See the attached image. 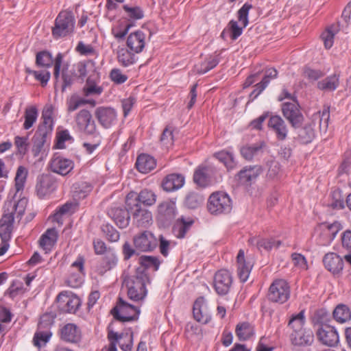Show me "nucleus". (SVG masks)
Here are the masks:
<instances>
[{
	"mask_svg": "<svg viewBox=\"0 0 351 351\" xmlns=\"http://www.w3.org/2000/svg\"><path fill=\"white\" fill-rule=\"evenodd\" d=\"M213 172V169L210 167H199L193 174L194 182L201 187L208 186L210 182V176Z\"/></svg>",
	"mask_w": 351,
	"mask_h": 351,
	"instance_id": "72a5a7b5",
	"label": "nucleus"
},
{
	"mask_svg": "<svg viewBox=\"0 0 351 351\" xmlns=\"http://www.w3.org/2000/svg\"><path fill=\"white\" fill-rule=\"evenodd\" d=\"M123 9L127 14L128 17L132 20L141 19L144 16L143 10L138 6H130L129 5H123Z\"/></svg>",
	"mask_w": 351,
	"mask_h": 351,
	"instance_id": "13d9d810",
	"label": "nucleus"
},
{
	"mask_svg": "<svg viewBox=\"0 0 351 351\" xmlns=\"http://www.w3.org/2000/svg\"><path fill=\"white\" fill-rule=\"evenodd\" d=\"M334 319L339 323H345L351 319V312L348 306L339 304L333 311Z\"/></svg>",
	"mask_w": 351,
	"mask_h": 351,
	"instance_id": "de8ad7c7",
	"label": "nucleus"
},
{
	"mask_svg": "<svg viewBox=\"0 0 351 351\" xmlns=\"http://www.w3.org/2000/svg\"><path fill=\"white\" fill-rule=\"evenodd\" d=\"M25 122L23 128L25 130H29L36 122L38 117V111L36 107L31 106L25 109Z\"/></svg>",
	"mask_w": 351,
	"mask_h": 351,
	"instance_id": "5fc2aeb1",
	"label": "nucleus"
},
{
	"mask_svg": "<svg viewBox=\"0 0 351 351\" xmlns=\"http://www.w3.org/2000/svg\"><path fill=\"white\" fill-rule=\"evenodd\" d=\"M75 16L71 11H61L57 16L54 27L52 28V35L54 38L65 37L74 32Z\"/></svg>",
	"mask_w": 351,
	"mask_h": 351,
	"instance_id": "7ed1b4c3",
	"label": "nucleus"
},
{
	"mask_svg": "<svg viewBox=\"0 0 351 351\" xmlns=\"http://www.w3.org/2000/svg\"><path fill=\"white\" fill-rule=\"evenodd\" d=\"M76 125L79 130L88 135L98 134L95 121L89 110L82 109L79 111L75 118Z\"/></svg>",
	"mask_w": 351,
	"mask_h": 351,
	"instance_id": "4468645a",
	"label": "nucleus"
},
{
	"mask_svg": "<svg viewBox=\"0 0 351 351\" xmlns=\"http://www.w3.org/2000/svg\"><path fill=\"white\" fill-rule=\"evenodd\" d=\"M339 86V75L334 73L320 80L317 84L319 90L325 92H332Z\"/></svg>",
	"mask_w": 351,
	"mask_h": 351,
	"instance_id": "c9c22d12",
	"label": "nucleus"
},
{
	"mask_svg": "<svg viewBox=\"0 0 351 351\" xmlns=\"http://www.w3.org/2000/svg\"><path fill=\"white\" fill-rule=\"evenodd\" d=\"M176 214V206L174 202H162L158 206L157 221L163 226H167L173 221Z\"/></svg>",
	"mask_w": 351,
	"mask_h": 351,
	"instance_id": "f3484780",
	"label": "nucleus"
},
{
	"mask_svg": "<svg viewBox=\"0 0 351 351\" xmlns=\"http://www.w3.org/2000/svg\"><path fill=\"white\" fill-rule=\"evenodd\" d=\"M305 322L304 311H301L298 314L291 315L288 322L287 327L291 330V332H295L305 328L304 327Z\"/></svg>",
	"mask_w": 351,
	"mask_h": 351,
	"instance_id": "49530a36",
	"label": "nucleus"
},
{
	"mask_svg": "<svg viewBox=\"0 0 351 351\" xmlns=\"http://www.w3.org/2000/svg\"><path fill=\"white\" fill-rule=\"evenodd\" d=\"M232 276L226 269L218 271L214 278V287L219 295H226L228 293L232 285Z\"/></svg>",
	"mask_w": 351,
	"mask_h": 351,
	"instance_id": "aec40b11",
	"label": "nucleus"
},
{
	"mask_svg": "<svg viewBox=\"0 0 351 351\" xmlns=\"http://www.w3.org/2000/svg\"><path fill=\"white\" fill-rule=\"evenodd\" d=\"M109 215L119 228H125L129 225L130 213H129L126 206L125 208L119 207L111 208L109 211Z\"/></svg>",
	"mask_w": 351,
	"mask_h": 351,
	"instance_id": "c756f323",
	"label": "nucleus"
},
{
	"mask_svg": "<svg viewBox=\"0 0 351 351\" xmlns=\"http://www.w3.org/2000/svg\"><path fill=\"white\" fill-rule=\"evenodd\" d=\"M340 230V223L335 222L327 226L320 237L319 243L322 245H328L335 238L337 232Z\"/></svg>",
	"mask_w": 351,
	"mask_h": 351,
	"instance_id": "e433bc0d",
	"label": "nucleus"
},
{
	"mask_svg": "<svg viewBox=\"0 0 351 351\" xmlns=\"http://www.w3.org/2000/svg\"><path fill=\"white\" fill-rule=\"evenodd\" d=\"M319 340L324 345L335 346L339 341L338 332L335 327L324 324L317 332Z\"/></svg>",
	"mask_w": 351,
	"mask_h": 351,
	"instance_id": "412c9836",
	"label": "nucleus"
},
{
	"mask_svg": "<svg viewBox=\"0 0 351 351\" xmlns=\"http://www.w3.org/2000/svg\"><path fill=\"white\" fill-rule=\"evenodd\" d=\"M123 283L128 289L130 299L139 301L147 295L146 285L149 283V278L145 268L138 267L132 274L124 278Z\"/></svg>",
	"mask_w": 351,
	"mask_h": 351,
	"instance_id": "f257e3e1",
	"label": "nucleus"
},
{
	"mask_svg": "<svg viewBox=\"0 0 351 351\" xmlns=\"http://www.w3.org/2000/svg\"><path fill=\"white\" fill-rule=\"evenodd\" d=\"M58 239L56 228H49L41 236L39 240L40 246L45 250H50Z\"/></svg>",
	"mask_w": 351,
	"mask_h": 351,
	"instance_id": "ea45409f",
	"label": "nucleus"
},
{
	"mask_svg": "<svg viewBox=\"0 0 351 351\" xmlns=\"http://www.w3.org/2000/svg\"><path fill=\"white\" fill-rule=\"evenodd\" d=\"M184 184V177L182 174L171 173L165 178L162 186L165 191L171 192L180 189Z\"/></svg>",
	"mask_w": 351,
	"mask_h": 351,
	"instance_id": "473e14b6",
	"label": "nucleus"
},
{
	"mask_svg": "<svg viewBox=\"0 0 351 351\" xmlns=\"http://www.w3.org/2000/svg\"><path fill=\"white\" fill-rule=\"evenodd\" d=\"M28 171L23 166H19L16 170L14 181L17 192L23 191L27 180Z\"/></svg>",
	"mask_w": 351,
	"mask_h": 351,
	"instance_id": "603ef678",
	"label": "nucleus"
},
{
	"mask_svg": "<svg viewBox=\"0 0 351 351\" xmlns=\"http://www.w3.org/2000/svg\"><path fill=\"white\" fill-rule=\"evenodd\" d=\"M133 243L137 251L152 252L158 246V239L152 232L145 230L134 237Z\"/></svg>",
	"mask_w": 351,
	"mask_h": 351,
	"instance_id": "9b49d317",
	"label": "nucleus"
},
{
	"mask_svg": "<svg viewBox=\"0 0 351 351\" xmlns=\"http://www.w3.org/2000/svg\"><path fill=\"white\" fill-rule=\"evenodd\" d=\"M62 58V54L61 53H58L54 60L53 75L56 80V86L60 77L61 78L62 81L61 89L62 92H64L66 88L71 87L73 84L75 80V73L73 71L69 69L68 64H64L61 69Z\"/></svg>",
	"mask_w": 351,
	"mask_h": 351,
	"instance_id": "423d86ee",
	"label": "nucleus"
},
{
	"mask_svg": "<svg viewBox=\"0 0 351 351\" xmlns=\"http://www.w3.org/2000/svg\"><path fill=\"white\" fill-rule=\"evenodd\" d=\"M156 195L151 190L145 189L137 193L134 191L130 192L125 197V203L129 205H141L151 206L156 202Z\"/></svg>",
	"mask_w": 351,
	"mask_h": 351,
	"instance_id": "2eb2a0df",
	"label": "nucleus"
},
{
	"mask_svg": "<svg viewBox=\"0 0 351 351\" xmlns=\"http://www.w3.org/2000/svg\"><path fill=\"white\" fill-rule=\"evenodd\" d=\"M290 341L295 346H307L313 343L314 335L311 329H302L291 332L289 335Z\"/></svg>",
	"mask_w": 351,
	"mask_h": 351,
	"instance_id": "5701e85b",
	"label": "nucleus"
},
{
	"mask_svg": "<svg viewBox=\"0 0 351 351\" xmlns=\"http://www.w3.org/2000/svg\"><path fill=\"white\" fill-rule=\"evenodd\" d=\"M132 25V23L119 24L112 29V34L118 40L123 39Z\"/></svg>",
	"mask_w": 351,
	"mask_h": 351,
	"instance_id": "e2e57ef3",
	"label": "nucleus"
},
{
	"mask_svg": "<svg viewBox=\"0 0 351 351\" xmlns=\"http://www.w3.org/2000/svg\"><path fill=\"white\" fill-rule=\"evenodd\" d=\"M56 315L52 313H46L43 314L40 318L38 324L39 330L49 329V328L53 324Z\"/></svg>",
	"mask_w": 351,
	"mask_h": 351,
	"instance_id": "680f3d73",
	"label": "nucleus"
},
{
	"mask_svg": "<svg viewBox=\"0 0 351 351\" xmlns=\"http://www.w3.org/2000/svg\"><path fill=\"white\" fill-rule=\"evenodd\" d=\"M193 219L186 220L184 217L178 219L173 227V232L178 239H182L185 237L186 232L193 223Z\"/></svg>",
	"mask_w": 351,
	"mask_h": 351,
	"instance_id": "a19ab883",
	"label": "nucleus"
},
{
	"mask_svg": "<svg viewBox=\"0 0 351 351\" xmlns=\"http://www.w3.org/2000/svg\"><path fill=\"white\" fill-rule=\"evenodd\" d=\"M66 111L68 112H72L79 108L80 106L85 105L86 104H95V101L90 100H87L83 98H81L76 94H73L66 99Z\"/></svg>",
	"mask_w": 351,
	"mask_h": 351,
	"instance_id": "a18cd8bd",
	"label": "nucleus"
},
{
	"mask_svg": "<svg viewBox=\"0 0 351 351\" xmlns=\"http://www.w3.org/2000/svg\"><path fill=\"white\" fill-rule=\"evenodd\" d=\"M60 339L69 343H77L81 339V330L74 324H65L60 330Z\"/></svg>",
	"mask_w": 351,
	"mask_h": 351,
	"instance_id": "cd10ccee",
	"label": "nucleus"
},
{
	"mask_svg": "<svg viewBox=\"0 0 351 351\" xmlns=\"http://www.w3.org/2000/svg\"><path fill=\"white\" fill-rule=\"evenodd\" d=\"M237 263L238 266V276L241 281L244 282L248 279L252 268V264L250 261H246L243 250L239 251L237 256Z\"/></svg>",
	"mask_w": 351,
	"mask_h": 351,
	"instance_id": "7c9ffc66",
	"label": "nucleus"
},
{
	"mask_svg": "<svg viewBox=\"0 0 351 351\" xmlns=\"http://www.w3.org/2000/svg\"><path fill=\"white\" fill-rule=\"evenodd\" d=\"M49 329L39 330L34 335V343L35 346H39L40 341L47 342L51 336Z\"/></svg>",
	"mask_w": 351,
	"mask_h": 351,
	"instance_id": "338daca9",
	"label": "nucleus"
},
{
	"mask_svg": "<svg viewBox=\"0 0 351 351\" xmlns=\"http://www.w3.org/2000/svg\"><path fill=\"white\" fill-rule=\"evenodd\" d=\"M99 79L98 73H94L86 80V86L84 88V95L86 96L100 95L103 91V88L97 86V80Z\"/></svg>",
	"mask_w": 351,
	"mask_h": 351,
	"instance_id": "79ce46f5",
	"label": "nucleus"
},
{
	"mask_svg": "<svg viewBox=\"0 0 351 351\" xmlns=\"http://www.w3.org/2000/svg\"><path fill=\"white\" fill-rule=\"evenodd\" d=\"M281 244L280 241H275L272 239H262L257 241L256 245L257 247L261 248H264L267 250H269L273 247L278 248Z\"/></svg>",
	"mask_w": 351,
	"mask_h": 351,
	"instance_id": "774afa93",
	"label": "nucleus"
},
{
	"mask_svg": "<svg viewBox=\"0 0 351 351\" xmlns=\"http://www.w3.org/2000/svg\"><path fill=\"white\" fill-rule=\"evenodd\" d=\"M133 223L138 228H147L152 223V214L147 209L142 208L141 205H129L125 203Z\"/></svg>",
	"mask_w": 351,
	"mask_h": 351,
	"instance_id": "f8f14e48",
	"label": "nucleus"
},
{
	"mask_svg": "<svg viewBox=\"0 0 351 351\" xmlns=\"http://www.w3.org/2000/svg\"><path fill=\"white\" fill-rule=\"evenodd\" d=\"M84 262L85 261L84 257L82 256H79L77 258L76 261L71 264V268L76 269L78 273L77 274H71L69 275L66 281L68 286L73 288H77L80 286L82 282L81 274L83 273L84 271Z\"/></svg>",
	"mask_w": 351,
	"mask_h": 351,
	"instance_id": "bb28decb",
	"label": "nucleus"
},
{
	"mask_svg": "<svg viewBox=\"0 0 351 351\" xmlns=\"http://www.w3.org/2000/svg\"><path fill=\"white\" fill-rule=\"evenodd\" d=\"M267 298L272 302H286L290 298V287L288 282L283 279L274 280L269 288Z\"/></svg>",
	"mask_w": 351,
	"mask_h": 351,
	"instance_id": "0eeeda50",
	"label": "nucleus"
},
{
	"mask_svg": "<svg viewBox=\"0 0 351 351\" xmlns=\"http://www.w3.org/2000/svg\"><path fill=\"white\" fill-rule=\"evenodd\" d=\"M339 31V25H332L326 29V31L322 35L324 46L326 49L332 47L334 42L335 35Z\"/></svg>",
	"mask_w": 351,
	"mask_h": 351,
	"instance_id": "3c124183",
	"label": "nucleus"
},
{
	"mask_svg": "<svg viewBox=\"0 0 351 351\" xmlns=\"http://www.w3.org/2000/svg\"><path fill=\"white\" fill-rule=\"evenodd\" d=\"M145 34L140 31L131 33L127 39V46L130 51L136 53H141L145 46Z\"/></svg>",
	"mask_w": 351,
	"mask_h": 351,
	"instance_id": "c85d7f7f",
	"label": "nucleus"
},
{
	"mask_svg": "<svg viewBox=\"0 0 351 351\" xmlns=\"http://www.w3.org/2000/svg\"><path fill=\"white\" fill-rule=\"evenodd\" d=\"M235 332L240 341H246L253 336L254 329L250 323L245 322L237 325Z\"/></svg>",
	"mask_w": 351,
	"mask_h": 351,
	"instance_id": "09e8293b",
	"label": "nucleus"
},
{
	"mask_svg": "<svg viewBox=\"0 0 351 351\" xmlns=\"http://www.w3.org/2000/svg\"><path fill=\"white\" fill-rule=\"evenodd\" d=\"M111 313L117 320L126 322L137 320L140 310L119 298L117 305L111 310Z\"/></svg>",
	"mask_w": 351,
	"mask_h": 351,
	"instance_id": "39448f33",
	"label": "nucleus"
},
{
	"mask_svg": "<svg viewBox=\"0 0 351 351\" xmlns=\"http://www.w3.org/2000/svg\"><path fill=\"white\" fill-rule=\"evenodd\" d=\"M232 208V204L230 197L223 192H214L208 199L207 208L211 215L228 214L230 213Z\"/></svg>",
	"mask_w": 351,
	"mask_h": 351,
	"instance_id": "20e7f679",
	"label": "nucleus"
},
{
	"mask_svg": "<svg viewBox=\"0 0 351 351\" xmlns=\"http://www.w3.org/2000/svg\"><path fill=\"white\" fill-rule=\"evenodd\" d=\"M14 216L13 212L5 211L0 219L1 240H10L14 229Z\"/></svg>",
	"mask_w": 351,
	"mask_h": 351,
	"instance_id": "393cba45",
	"label": "nucleus"
},
{
	"mask_svg": "<svg viewBox=\"0 0 351 351\" xmlns=\"http://www.w3.org/2000/svg\"><path fill=\"white\" fill-rule=\"evenodd\" d=\"M53 60L51 53L47 51H42L37 53L36 64L38 66L49 68L53 65Z\"/></svg>",
	"mask_w": 351,
	"mask_h": 351,
	"instance_id": "864d4df0",
	"label": "nucleus"
},
{
	"mask_svg": "<svg viewBox=\"0 0 351 351\" xmlns=\"http://www.w3.org/2000/svg\"><path fill=\"white\" fill-rule=\"evenodd\" d=\"M118 60L123 66H128L134 62V55L130 51L122 49L118 53Z\"/></svg>",
	"mask_w": 351,
	"mask_h": 351,
	"instance_id": "bf43d9fd",
	"label": "nucleus"
},
{
	"mask_svg": "<svg viewBox=\"0 0 351 351\" xmlns=\"http://www.w3.org/2000/svg\"><path fill=\"white\" fill-rule=\"evenodd\" d=\"M117 261L118 259L115 254L112 253L107 254L101 258L96 266L97 273L104 274L107 271L113 268L117 265Z\"/></svg>",
	"mask_w": 351,
	"mask_h": 351,
	"instance_id": "4c0bfd02",
	"label": "nucleus"
},
{
	"mask_svg": "<svg viewBox=\"0 0 351 351\" xmlns=\"http://www.w3.org/2000/svg\"><path fill=\"white\" fill-rule=\"evenodd\" d=\"M193 314L194 319L202 324H206L210 321L211 316L203 297H199L195 301Z\"/></svg>",
	"mask_w": 351,
	"mask_h": 351,
	"instance_id": "b1692460",
	"label": "nucleus"
},
{
	"mask_svg": "<svg viewBox=\"0 0 351 351\" xmlns=\"http://www.w3.org/2000/svg\"><path fill=\"white\" fill-rule=\"evenodd\" d=\"M49 167L53 173L65 176L73 169L74 162L62 156H54L50 161Z\"/></svg>",
	"mask_w": 351,
	"mask_h": 351,
	"instance_id": "4be33fe9",
	"label": "nucleus"
},
{
	"mask_svg": "<svg viewBox=\"0 0 351 351\" xmlns=\"http://www.w3.org/2000/svg\"><path fill=\"white\" fill-rule=\"evenodd\" d=\"M323 262L325 267L330 271L339 273L343 268V261L340 256L334 252L326 254Z\"/></svg>",
	"mask_w": 351,
	"mask_h": 351,
	"instance_id": "2f4dec72",
	"label": "nucleus"
},
{
	"mask_svg": "<svg viewBox=\"0 0 351 351\" xmlns=\"http://www.w3.org/2000/svg\"><path fill=\"white\" fill-rule=\"evenodd\" d=\"M140 267H143L147 272V269L153 267L154 271H157L160 266V261L158 258L151 256H142L140 257Z\"/></svg>",
	"mask_w": 351,
	"mask_h": 351,
	"instance_id": "6e6d98bb",
	"label": "nucleus"
},
{
	"mask_svg": "<svg viewBox=\"0 0 351 351\" xmlns=\"http://www.w3.org/2000/svg\"><path fill=\"white\" fill-rule=\"evenodd\" d=\"M52 108L45 109L43 112V121L39 124L37 130L32 137V152L34 157L38 156L44 149L47 138L51 136L53 121L52 119Z\"/></svg>",
	"mask_w": 351,
	"mask_h": 351,
	"instance_id": "f03ea898",
	"label": "nucleus"
},
{
	"mask_svg": "<svg viewBox=\"0 0 351 351\" xmlns=\"http://www.w3.org/2000/svg\"><path fill=\"white\" fill-rule=\"evenodd\" d=\"M204 198L202 195L194 192H191L186 195L184 204L188 208L194 209L200 206Z\"/></svg>",
	"mask_w": 351,
	"mask_h": 351,
	"instance_id": "4d7b16f0",
	"label": "nucleus"
},
{
	"mask_svg": "<svg viewBox=\"0 0 351 351\" xmlns=\"http://www.w3.org/2000/svg\"><path fill=\"white\" fill-rule=\"evenodd\" d=\"M135 165L139 172L147 173L155 168L156 162L152 156L142 154L138 156Z\"/></svg>",
	"mask_w": 351,
	"mask_h": 351,
	"instance_id": "f704fd0d",
	"label": "nucleus"
},
{
	"mask_svg": "<svg viewBox=\"0 0 351 351\" xmlns=\"http://www.w3.org/2000/svg\"><path fill=\"white\" fill-rule=\"evenodd\" d=\"M108 339L117 340L120 348L123 351H131L133 346V332H126L118 333L113 330H109L108 333Z\"/></svg>",
	"mask_w": 351,
	"mask_h": 351,
	"instance_id": "a878e982",
	"label": "nucleus"
},
{
	"mask_svg": "<svg viewBox=\"0 0 351 351\" xmlns=\"http://www.w3.org/2000/svg\"><path fill=\"white\" fill-rule=\"evenodd\" d=\"M282 111L283 116L289 121L293 128L296 129L301 127L304 118L297 101L283 103Z\"/></svg>",
	"mask_w": 351,
	"mask_h": 351,
	"instance_id": "ddd939ff",
	"label": "nucleus"
},
{
	"mask_svg": "<svg viewBox=\"0 0 351 351\" xmlns=\"http://www.w3.org/2000/svg\"><path fill=\"white\" fill-rule=\"evenodd\" d=\"M268 128L275 134L277 140L283 141L287 138L289 133L287 125L279 115H273L269 117Z\"/></svg>",
	"mask_w": 351,
	"mask_h": 351,
	"instance_id": "6ab92c4d",
	"label": "nucleus"
},
{
	"mask_svg": "<svg viewBox=\"0 0 351 351\" xmlns=\"http://www.w3.org/2000/svg\"><path fill=\"white\" fill-rule=\"evenodd\" d=\"M214 156L224 165L228 171L232 170L237 166V161L231 152L221 150L215 153Z\"/></svg>",
	"mask_w": 351,
	"mask_h": 351,
	"instance_id": "58836bf2",
	"label": "nucleus"
},
{
	"mask_svg": "<svg viewBox=\"0 0 351 351\" xmlns=\"http://www.w3.org/2000/svg\"><path fill=\"white\" fill-rule=\"evenodd\" d=\"M262 172L263 168L260 165H247L240 170L235 178L241 185L250 186L256 181Z\"/></svg>",
	"mask_w": 351,
	"mask_h": 351,
	"instance_id": "dca6fc26",
	"label": "nucleus"
},
{
	"mask_svg": "<svg viewBox=\"0 0 351 351\" xmlns=\"http://www.w3.org/2000/svg\"><path fill=\"white\" fill-rule=\"evenodd\" d=\"M56 300L59 310L65 313H75L81 305L80 298L70 291H62Z\"/></svg>",
	"mask_w": 351,
	"mask_h": 351,
	"instance_id": "9d476101",
	"label": "nucleus"
},
{
	"mask_svg": "<svg viewBox=\"0 0 351 351\" xmlns=\"http://www.w3.org/2000/svg\"><path fill=\"white\" fill-rule=\"evenodd\" d=\"M303 75L310 82H315L322 77L324 73L321 70L312 69L306 66L303 70Z\"/></svg>",
	"mask_w": 351,
	"mask_h": 351,
	"instance_id": "69168bd1",
	"label": "nucleus"
},
{
	"mask_svg": "<svg viewBox=\"0 0 351 351\" xmlns=\"http://www.w3.org/2000/svg\"><path fill=\"white\" fill-rule=\"evenodd\" d=\"M219 63V55L210 56L195 66V69L199 74H204L214 69Z\"/></svg>",
	"mask_w": 351,
	"mask_h": 351,
	"instance_id": "c03bdc74",
	"label": "nucleus"
},
{
	"mask_svg": "<svg viewBox=\"0 0 351 351\" xmlns=\"http://www.w3.org/2000/svg\"><path fill=\"white\" fill-rule=\"evenodd\" d=\"M95 117L99 124L106 129L115 124L117 114L115 110L110 107H98L95 110Z\"/></svg>",
	"mask_w": 351,
	"mask_h": 351,
	"instance_id": "a211bd4d",
	"label": "nucleus"
},
{
	"mask_svg": "<svg viewBox=\"0 0 351 351\" xmlns=\"http://www.w3.org/2000/svg\"><path fill=\"white\" fill-rule=\"evenodd\" d=\"M101 230L106 239L110 242H117L120 238L119 232L110 224H104Z\"/></svg>",
	"mask_w": 351,
	"mask_h": 351,
	"instance_id": "052dcab7",
	"label": "nucleus"
},
{
	"mask_svg": "<svg viewBox=\"0 0 351 351\" xmlns=\"http://www.w3.org/2000/svg\"><path fill=\"white\" fill-rule=\"evenodd\" d=\"M27 137L16 136L14 138V145L17 148V152L20 155L24 156L27 152L29 143Z\"/></svg>",
	"mask_w": 351,
	"mask_h": 351,
	"instance_id": "0e129e2a",
	"label": "nucleus"
},
{
	"mask_svg": "<svg viewBox=\"0 0 351 351\" xmlns=\"http://www.w3.org/2000/svg\"><path fill=\"white\" fill-rule=\"evenodd\" d=\"M315 136V130L312 124L310 123L299 129L296 139L302 144H308L312 142Z\"/></svg>",
	"mask_w": 351,
	"mask_h": 351,
	"instance_id": "37998d69",
	"label": "nucleus"
},
{
	"mask_svg": "<svg viewBox=\"0 0 351 351\" xmlns=\"http://www.w3.org/2000/svg\"><path fill=\"white\" fill-rule=\"evenodd\" d=\"M58 180L53 175L43 173L38 176L36 191L39 198H44L53 193L58 188Z\"/></svg>",
	"mask_w": 351,
	"mask_h": 351,
	"instance_id": "1a4fd4ad",
	"label": "nucleus"
},
{
	"mask_svg": "<svg viewBox=\"0 0 351 351\" xmlns=\"http://www.w3.org/2000/svg\"><path fill=\"white\" fill-rule=\"evenodd\" d=\"M263 144H253L243 146L240 149V153L243 158L246 160H252L254 156H256L262 149Z\"/></svg>",
	"mask_w": 351,
	"mask_h": 351,
	"instance_id": "8fccbe9b",
	"label": "nucleus"
},
{
	"mask_svg": "<svg viewBox=\"0 0 351 351\" xmlns=\"http://www.w3.org/2000/svg\"><path fill=\"white\" fill-rule=\"evenodd\" d=\"M252 5L248 3H245L238 11L239 21L242 23V26L239 27L236 21L231 20L227 26L228 33L232 40L237 39L243 32V29L245 28L248 21V13Z\"/></svg>",
	"mask_w": 351,
	"mask_h": 351,
	"instance_id": "6e6552de",
	"label": "nucleus"
}]
</instances>
